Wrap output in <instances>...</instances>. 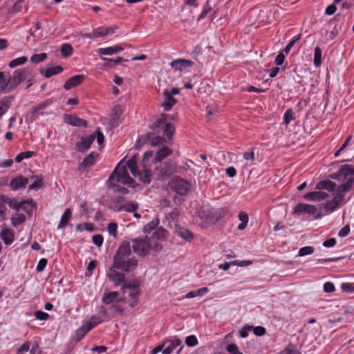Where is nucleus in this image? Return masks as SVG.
I'll return each mask as SVG.
<instances>
[{
  "label": "nucleus",
  "mask_w": 354,
  "mask_h": 354,
  "mask_svg": "<svg viewBox=\"0 0 354 354\" xmlns=\"http://www.w3.org/2000/svg\"><path fill=\"white\" fill-rule=\"evenodd\" d=\"M36 203L32 200H28L21 202V207L26 214L31 216L33 213V210L36 209Z\"/></svg>",
  "instance_id": "nucleus-27"
},
{
  "label": "nucleus",
  "mask_w": 354,
  "mask_h": 354,
  "mask_svg": "<svg viewBox=\"0 0 354 354\" xmlns=\"http://www.w3.org/2000/svg\"><path fill=\"white\" fill-rule=\"evenodd\" d=\"M301 39V34H299L298 35L295 36L291 41L289 42V44L284 48L283 52L288 55L289 52L290 51L291 48L293 47V46L295 44V43L299 41Z\"/></svg>",
  "instance_id": "nucleus-49"
},
{
  "label": "nucleus",
  "mask_w": 354,
  "mask_h": 354,
  "mask_svg": "<svg viewBox=\"0 0 354 354\" xmlns=\"http://www.w3.org/2000/svg\"><path fill=\"white\" fill-rule=\"evenodd\" d=\"M159 224V219L156 218L153 219L151 221L149 222L146 224L143 227L144 233H150L153 230H155Z\"/></svg>",
  "instance_id": "nucleus-36"
},
{
  "label": "nucleus",
  "mask_w": 354,
  "mask_h": 354,
  "mask_svg": "<svg viewBox=\"0 0 354 354\" xmlns=\"http://www.w3.org/2000/svg\"><path fill=\"white\" fill-rule=\"evenodd\" d=\"M26 220V216L24 214H16L15 216L11 218L12 225L13 226H17L21 224Z\"/></svg>",
  "instance_id": "nucleus-45"
},
{
  "label": "nucleus",
  "mask_w": 354,
  "mask_h": 354,
  "mask_svg": "<svg viewBox=\"0 0 354 354\" xmlns=\"http://www.w3.org/2000/svg\"><path fill=\"white\" fill-rule=\"evenodd\" d=\"M63 71V68L61 66H55L50 67L48 69L41 68L40 70V73L44 75L46 78H49L53 75H55L59 74V73Z\"/></svg>",
  "instance_id": "nucleus-26"
},
{
  "label": "nucleus",
  "mask_w": 354,
  "mask_h": 354,
  "mask_svg": "<svg viewBox=\"0 0 354 354\" xmlns=\"http://www.w3.org/2000/svg\"><path fill=\"white\" fill-rule=\"evenodd\" d=\"M144 168V171L140 172L139 171V174L137 177H139L140 180L143 183H149L151 180V172L149 169H147L145 167Z\"/></svg>",
  "instance_id": "nucleus-33"
},
{
  "label": "nucleus",
  "mask_w": 354,
  "mask_h": 354,
  "mask_svg": "<svg viewBox=\"0 0 354 354\" xmlns=\"http://www.w3.org/2000/svg\"><path fill=\"white\" fill-rule=\"evenodd\" d=\"M131 254L130 243L128 241L122 243L113 257L114 268L127 273L134 270L138 266V261L135 257L129 258Z\"/></svg>",
  "instance_id": "nucleus-1"
},
{
  "label": "nucleus",
  "mask_w": 354,
  "mask_h": 354,
  "mask_svg": "<svg viewBox=\"0 0 354 354\" xmlns=\"http://www.w3.org/2000/svg\"><path fill=\"white\" fill-rule=\"evenodd\" d=\"M243 158L245 160H250L253 162L255 160L254 149L251 148L249 151L243 153Z\"/></svg>",
  "instance_id": "nucleus-57"
},
{
  "label": "nucleus",
  "mask_w": 354,
  "mask_h": 354,
  "mask_svg": "<svg viewBox=\"0 0 354 354\" xmlns=\"http://www.w3.org/2000/svg\"><path fill=\"white\" fill-rule=\"evenodd\" d=\"M167 231L163 227H158L153 232V237L157 239H164L167 236Z\"/></svg>",
  "instance_id": "nucleus-42"
},
{
  "label": "nucleus",
  "mask_w": 354,
  "mask_h": 354,
  "mask_svg": "<svg viewBox=\"0 0 354 354\" xmlns=\"http://www.w3.org/2000/svg\"><path fill=\"white\" fill-rule=\"evenodd\" d=\"M123 113V109L120 105L115 106L111 114V125L116 127L119 124V120Z\"/></svg>",
  "instance_id": "nucleus-20"
},
{
  "label": "nucleus",
  "mask_w": 354,
  "mask_h": 354,
  "mask_svg": "<svg viewBox=\"0 0 354 354\" xmlns=\"http://www.w3.org/2000/svg\"><path fill=\"white\" fill-rule=\"evenodd\" d=\"M167 117L166 114L162 113L159 118L156 119V121L151 124V129L155 132H159V129H161L163 127L164 124L165 123L164 118Z\"/></svg>",
  "instance_id": "nucleus-35"
},
{
  "label": "nucleus",
  "mask_w": 354,
  "mask_h": 354,
  "mask_svg": "<svg viewBox=\"0 0 354 354\" xmlns=\"http://www.w3.org/2000/svg\"><path fill=\"white\" fill-rule=\"evenodd\" d=\"M118 296V292L115 291L104 294L102 297V301L106 304H109L115 300Z\"/></svg>",
  "instance_id": "nucleus-40"
},
{
  "label": "nucleus",
  "mask_w": 354,
  "mask_h": 354,
  "mask_svg": "<svg viewBox=\"0 0 354 354\" xmlns=\"http://www.w3.org/2000/svg\"><path fill=\"white\" fill-rule=\"evenodd\" d=\"M329 196V194L322 190L311 192L306 193L304 196V198L312 201H319L325 199Z\"/></svg>",
  "instance_id": "nucleus-16"
},
{
  "label": "nucleus",
  "mask_w": 354,
  "mask_h": 354,
  "mask_svg": "<svg viewBox=\"0 0 354 354\" xmlns=\"http://www.w3.org/2000/svg\"><path fill=\"white\" fill-rule=\"evenodd\" d=\"M171 153V149H170L168 147H162L156 152V157L154 158V162H160L162 160L169 156Z\"/></svg>",
  "instance_id": "nucleus-28"
},
{
  "label": "nucleus",
  "mask_w": 354,
  "mask_h": 354,
  "mask_svg": "<svg viewBox=\"0 0 354 354\" xmlns=\"http://www.w3.org/2000/svg\"><path fill=\"white\" fill-rule=\"evenodd\" d=\"M125 203V198L123 196H118L112 201V209L116 212L122 211V206Z\"/></svg>",
  "instance_id": "nucleus-31"
},
{
  "label": "nucleus",
  "mask_w": 354,
  "mask_h": 354,
  "mask_svg": "<svg viewBox=\"0 0 354 354\" xmlns=\"http://www.w3.org/2000/svg\"><path fill=\"white\" fill-rule=\"evenodd\" d=\"M212 11V7L209 4V0L206 2L201 13L200 14L198 20L205 18Z\"/></svg>",
  "instance_id": "nucleus-52"
},
{
  "label": "nucleus",
  "mask_w": 354,
  "mask_h": 354,
  "mask_svg": "<svg viewBox=\"0 0 354 354\" xmlns=\"http://www.w3.org/2000/svg\"><path fill=\"white\" fill-rule=\"evenodd\" d=\"M335 290V286L331 282H326L324 284V290L325 292L331 293L333 292Z\"/></svg>",
  "instance_id": "nucleus-64"
},
{
  "label": "nucleus",
  "mask_w": 354,
  "mask_h": 354,
  "mask_svg": "<svg viewBox=\"0 0 354 354\" xmlns=\"http://www.w3.org/2000/svg\"><path fill=\"white\" fill-rule=\"evenodd\" d=\"M170 65L174 70L182 71L183 69L192 67L194 65V62L185 59H177L172 61Z\"/></svg>",
  "instance_id": "nucleus-17"
},
{
  "label": "nucleus",
  "mask_w": 354,
  "mask_h": 354,
  "mask_svg": "<svg viewBox=\"0 0 354 354\" xmlns=\"http://www.w3.org/2000/svg\"><path fill=\"white\" fill-rule=\"evenodd\" d=\"M138 208V204L136 203H124V206H122V210L128 212H132L137 210Z\"/></svg>",
  "instance_id": "nucleus-50"
},
{
  "label": "nucleus",
  "mask_w": 354,
  "mask_h": 354,
  "mask_svg": "<svg viewBox=\"0 0 354 354\" xmlns=\"http://www.w3.org/2000/svg\"><path fill=\"white\" fill-rule=\"evenodd\" d=\"M294 120L293 117V111L291 109H288L286 111L284 115H283V122L284 123L288 125L290 124V122Z\"/></svg>",
  "instance_id": "nucleus-51"
},
{
  "label": "nucleus",
  "mask_w": 354,
  "mask_h": 354,
  "mask_svg": "<svg viewBox=\"0 0 354 354\" xmlns=\"http://www.w3.org/2000/svg\"><path fill=\"white\" fill-rule=\"evenodd\" d=\"M118 225L115 223H111L108 225L107 230L109 234L113 235L114 237L117 236Z\"/></svg>",
  "instance_id": "nucleus-58"
},
{
  "label": "nucleus",
  "mask_w": 354,
  "mask_h": 354,
  "mask_svg": "<svg viewBox=\"0 0 354 354\" xmlns=\"http://www.w3.org/2000/svg\"><path fill=\"white\" fill-rule=\"evenodd\" d=\"M329 176L342 183L337 187V191L345 194L354 188V167L351 165H342L337 172L330 174Z\"/></svg>",
  "instance_id": "nucleus-2"
},
{
  "label": "nucleus",
  "mask_w": 354,
  "mask_h": 354,
  "mask_svg": "<svg viewBox=\"0 0 354 354\" xmlns=\"http://www.w3.org/2000/svg\"><path fill=\"white\" fill-rule=\"evenodd\" d=\"M48 261L46 259H41L37 266L36 270L38 272H42L46 266Z\"/></svg>",
  "instance_id": "nucleus-62"
},
{
  "label": "nucleus",
  "mask_w": 354,
  "mask_h": 354,
  "mask_svg": "<svg viewBox=\"0 0 354 354\" xmlns=\"http://www.w3.org/2000/svg\"><path fill=\"white\" fill-rule=\"evenodd\" d=\"M168 185L171 190L182 196H186L188 194L191 187L190 183L187 180L179 176L172 177L169 180Z\"/></svg>",
  "instance_id": "nucleus-6"
},
{
  "label": "nucleus",
  "mask_w": 354,
  "mask_h": 354,
  "mask_svg": "<svg viewBox=\"0 0 354 354\" xmlns=\"http://www.w3.org/2000/svg\"><path fill=\"white\" fill-rule=\"evenodd\" d=\"M165 101L162 103V107L165 111L171 109L172 106L177 102V100L169 93V90L165 89L163 91Z\"/></svg>",
  "instance_id": "nucleus-18"
},
{
  "label": "nucleus",
  "mask_w": 354,
  "mask_h": 354,
  "mask_svg": "<svg viewBox=\"0 0 354 354\" xmlns=\"http://www.w3.org/2000/svg\"><path fill=\"white\" fill-rule=\"evenodd\" d=\"M95 139V136L94 134H91L85 138H82V141L77 144L78 151L80 152H84L88 150Z\"/></svg>",
  "instance_id": "nucleus-15"
},
{
  "label": "nucleus",
  "mask_w": 354,
  "mask_h": 354,
  "mask_svg": "<svg viewBox=\"0 0 354 354\" xmlns=\"http://www.w3.org/2000/svg\"><path fill=\"white\" fill-rule=\"evenodd\" d=\"M103 319L100 316L94 315L88 321L86 322L84 324L91 330L95 326L102 322Z\"/></svg>",
  "instance_id": "nucleus-37"
},
{
  "label": "nucleus",
  "mask_w": 354,
  "mask_h": 354,
  "mask_svg": "<svg viewBox=\"0 0 354 354\" xmlns=\"http://www.w3.org/2000/svg\"><path fill=\"white\" fill-rule=\"evenodd\" d=\"M54 101L55 100L52 98L47 99L39 104L37 106H34L31 111L32 121L35 120L40 115H48L53 114L51 111H47L44 110L50 106L54 102Z\"/></svg>",
  "instance_id": "nucleus-8"
},
{
  "label": "nucleus",
  "mask_w": 354,
  "mask_h": 354,
  "mask_svg": "<svg viewBox=\"0 0 354 354\" xmlns=\"http://www.w3.org/2000/svg\"><path fill=\"white\" fill-rule=\"evenodd\" d=\"M337 185L335 183L330 180H321L316 185V189L324 190L326 189L328 192L333 191Z\"/></svg>",
  "instance_id": "nucleus-25"
},
{
  "label": "nucleus",
  "mask_w": 354,
  "mask_h": 354,
  "mask_svg": "<svg viewBox=\"0 0 354 354\" xmlns=\"http://www.w3.org/2000/svg\"><path fill=\"white\" fill-rule=\"evenodd\" d=\"M71 217V210L69 208L65 209L61 220L58 225V228H63L68 223L69 219Z\"/></svg>",
  "instance_id": "nucleus-34"
},
{
  "label": "nucleus",
  "mask_w": 354,
  "mask_h": 354,
  "mask_svg": "<svg viewBox=\"0 0 354 354\" xmlns=\"http://www.w3.org/2000/svg\"><path fill=\"white\" fill-rule=\"evenodd\" d=\"M301 213H307L308 214L314 215V218H320L322 215L321 212L317 213V207L313 205L298 203L293 211L294 215H299Z\"/></svg>",
  "instance_id": "nucleus-9"
},
{
  "label": "nucleus",
  "mask_w": 354,
  "mask_h": 354,
  "mask_svg": "<svg viewBox=\"0 0 354 354\" xmlns=\"http://www.w3.org/2000/svg\"><path fill=\"white\" fill-rule=\"evenodd\" d=\"M29 180L28 178H26L21 175H19L17 176L16 178H13L9 186L11 188V189L16 191L19 190L23 188H25L26 185H28Z\"/></svg>",
  "instance_id": "nucleus-13"
},
{
  "label": "nucleus",
  "mask_w": 354,
  "mask_h": 354,
  "mask_svg": "<svg viewBox=\"0 0 354 354\" xmlns=\"http://www.w3.org/2000/svg\"><path fill=\"white\" fill-rule=\"evenodd\" d=\"M163 134L168 138H170L175 131V127L169 122H165L162 129Z\"/></svg>",
  "instance_id": "nucleus-38"
},
{
  "label": "nucleus",
  "mask_w": 354,
  "mask_h": 354,
  "mask_svg": "<svg viewBox=\"0 0 354 354\" xmlns=\"http://www.w3.org/2000/svg\"><path fill=\"white\" fill-rule=\"evenodd\" d=\"M165 141V138L159 136H155L154 133H147L145 135L141 136L138 140L136 147L140 142L142 144H150L153 147L160 145Z\"/></svg>",
  "instance_id": "nucleus-10"
},
{
  "label": "nucleus",
  "mask_w": 354,
  "mask_h": 354,
  "mask_svg": "<svg viewBox=\"0 0 354 354\" xmlns=\"http://www.w3.org/2000/svg\"><path fill=\"white\" fill-rule=\"evenodd\" d=\"M345 194L337 191L332 200L328 201L326 203L322 205V207L327 212H334L339 206H341L344 201Z\"/></svg>",
  "instance_id": "nucleus-7"
},
{
  "label": "nucleus",
  "mask_w": 354,
  "mask_h": 354,
  "mask_svg": "<svg viewBox=\"0 0 354 354\" xmlns=\"http://www.w3.org/2000/svg\"><path fill=\"white\" fill-rule=\"evenodd\" d=\"M27 61H28L27 57H25V56H22V57L16 58V59H12V61H10L9 62V64H8V66L10 68H15V67H16L17 66H20V65L24 64Z\"/></svg>",
  "instance_id": "nucleus-44"
},
{
  "label": "nucleus",
  "mask_w": 354,
  "mask_h": 354,
  "mask_svg": "<svg viewBox=\"0 0 354 354\" xmlns=\"http://www.w3.org/2000/svg\"><path fill=\"white\" fill-rule=\"evenodd\" d=\"M60 51L62 57L66 58L72 55L73 49L71 44H64L61 46Z\"/></svg>",
  "instance_id": "nucleus-39"
},
{
  "label": "nucleus",
  "mask_w": 354,
  "mask_h": 354,
  "mask_svg": "<svg viewBox=\"0 0 354 354\" xmlns=\"http://www.w3.org/2000/svg\"><path fill=\"white\" fill-rule=\"evenodd\" d=\"M177 234L185 241H191L194 238V234L187 229L180 227L176 231Z\"/></svg>",
  "instance_id": "nucleus-32"
},
{
  "label": "nucleus",
  "mask_w": 354,
  "mask_h": 354,
  "mask_svg": "<svg viewBox=\"0 0 354 354\" xmlns=\"http://www.w3.org/2000/svg\"><path fill=\"white\" fill-rule=\"evenodd\" d=\"M35 316L37 319L46 320L49 317V315L41 310H37L35 312Z\"/></svg>",
  "instance_id": "nucleus-63"
},
{
  "label": "nucleus",
  "mask_w": 354,
  "mask_h": 354,
  "mask_svg": "<svg viewBox=\"0 0 354 354\" xmlns=\"http://www.w3.org/2000/svg\"><path fill=\"white\" fill-rule=\"evenodd\" d=\"M64 122L69 124L74 127H86L88 125L87 121L78 118L76 115L73 114H64Z\"/></svg>",
  "instance_id": "nucleus-12"
},
{
  "label": "nucleus",
  "mask_w": 354,
  "mask_h": 354,
  "mask_svg": "<svg viewBox=\"0 0 354 354\" xmlns=\"http://www.w3.org/2000/svg\"><path fill=\"white\" fill-rule=\"evenodd\" d=\"M126 167L131 171L134 177H137L139 174V170L137 167V158L136 156H133L127 162Z\"/></svg>",
  "instance_id": "nucleus-29"
},
{
  "label": "nucleus",
  "mask_w": 354,
  "mask_h": 354,
  "mask_svg": "<svg viewBox=\"0 0 354 354\" xmlns=\"http://www.w3.org/2000/svg\"><path fill=\"white\" fill-rule=\"evenodd\" d=\"M118 28V26H113L111 27H99L96 28L97 32V35L99 37H104L108 35L109 34L114 33L115 30Z\"/></svg>",
  "instance_id": "nucleus-30"
},
{
  "label": "nucleus",
  "mask_w": 354,
  "mask_h": 354,
  "mask_svg": "<svg viewBox=\"0 0 354 354\" xmlns=\"http://www.w3.org/2000/svg\"><path fill=\"white\" fill-rule=\"evenodd\" d=\"M109 181H115L124 185H133L134 180L129 176L126 165L119 163L109 177Z\"/></svg>",
  "instance_id": "nucleus-4"
},
{
  "label": "nucleus",
  "mask_w": 354,
  "mask_h": 354,
  "mask_svg": "<svg viewBox=\"0 0 354 354\" xmlns=\"http://www.w3.org/2000/svg\"><path fill=\"white\" fill-rule=\"evenodd\" d=\"M0 237L6 245H10L15 239L14 231L9 228L3 229Z\"/></svg>",
  "instance_id": "nucleus-21"
},
{
  "label": "nucleus",
  "mask_w": 354,
  "mask_h": 354,
  "mask_svg": "<svg viewBox=\"0 0 354 354\" xmlns=\"http://www.w3.org/2000/svg\"><path fill=\"white\" fill-rule=\"evenodd\" d=\"M198 339L195 335H189L185 339V344L190 347L195 346L198 344Z\"/></svg>",
  "instance_id": "nucleus-55"
},
{
  "label": "nucleus",
  "mask_w": 354,
  "mask_h": 354,
  "mask_svg": "<svg viewBox=\"0 0 354 354\" xmlns=\"http://www.w3.org/2000/svg\"><path fill=\"white\" fill-rule=\"evenodd\" d=\"M138 287H139V282H138L137 281H133L132 283H124V284H122V289H129V290H139L138 289Z\"/></svg>",
  "instance_id": "nucleus-54"
},
{
  "label": "nucleus",
  "mask_w": 354,
  "mask_h": 354,
  "mask_svg": "<svg viewBox=\"0 0 354 354\" xmlns=\"http://www.w3.org/2000/svg\"><path fill=\"white\" fill-rule=\"evenodd\" d=\"M164 349L163 354H171L172 351L179 345L181 342L176 337L167 339L162 342Z\"/></svg>",
  "instance_id": "nucleus-14"
},
{
  "label": "nucleus",
  "mask_w": 354,
  "mask_h": 354,
  "mask_svg": "<svg viewBox=\"0 0 354 354\" xmlns=\"http://www.w3.org/2000/svg\"><path fill=\"white\" fill-rule=\"evenodd\" d=\"M30 75V72L28 68L15 70L6 81L5 84L6 91L10 92L15 89L19 84L28 80Z\"/></svg>",
  "instance_id": "nucleus-3"
},
{
  "label": "nucleus",
  "mask_w": 354,
  "mask_h": 354,
  "mask_svg": "<svg viewBox=\"0 0 354 354\" xmlns=\"http://www.w3.org/2000/svg\"><path fill=\"white\" fill-rule=\"evenodd\" d=\"M314 248L312 246H305L301 248L299 251V256L303 257L305 255L313 253Z\"/></svg>",
  "instance_id": "nucleus-56"
},
{
  "label": "nucleus",
  "mask_w": 354,
  "mask_h": 354,
  "mask_svg": "<svg viewBox=\"0 0 354 354\" xmlns=\"http://www.w3.org/2000/svg\"><path fill=\"white\" fill-rule=\"evenodd\" d=\"M151 248V239L147 236H142L132 239L133 251L140 257L148 255Z\"/></svg>",
  "instance_id": "nucleus-5"
},
{
  "label": "nucleus",
  "mask_w": 354,
  "mask_h": 354,
  "mask_svg": "<svg viewBox=\"0 0 354 354\" xmlns=\"http://www.w3.org/2000/svg\"><path fill=\"white\" fill-rule=\"evenodd\" d=\"M124 48L119 45L106 48H101L97 50V53L100 55H111L121 52Z\"/></svg>",
  "instance_id": "nucleus-23"
},
{
  "label": "nucleus",
  "mask_w": 354,
  "mask_h": 354,
  "mask_svg": "<svg viewBox=\"0 0 354 354\" xmlns=\"http://www.w3.org/2000/svg\"><path fill=\"white\" fill-rule=\"evenodd\" d=\"M93 243L100 247L103 243V236L101 234H95L92 236Z\"/></svg>",
  "instance_id": "nucleus-61"
},
{
  "label": "nucleus",
  "mask_w": 354,
  "mask_h": 354,
  "mask_svg": "<svg viewBox=\"0 0 354 354\" xmlns=\"http://www.w3.org/2000/svg\"><path fill=\"white\" fill-rule=\"evenodd\" d=\"M35 153L34 151H30L21 152L15 157V161L17 162H20L25 158H31L33 155H35Z\"/></svg>",
  "instance_id": "nucleus-46"
},
{
  "label": "nucleus",
  "mask_w": 354,
  "mask_h": 354,
  "mask_svg": "<svg viewBox=\"0 0 354 354\" xmlns=\"http://www.w3.org/2000/svg\"><path fill=\"white\" fill-rule=\"evenodd\" d=\"M116 269V268L112 266V267L109 268L106 276L117 286L122 283L124 284L125 275L124 273L117 271Z\"/></svg>",
  "instance_id": "nucleus-11"
},
{
  "label": "nucleus",
  "mask_w": 354,
  "mask_h": 354,
  "mask_svg": "<svg viewBox=\"0 0 354 354\" xmlns=\"http://www.w3.org/2000/svg\"><path fill=\"white\" fill-rule=\"evenodd\" d=\"M226 351L231 354H238L239 352L238 346L234 343L228 344L226 347Z\"/></svg>",
  "instance_id": "nucleus-59"
},
{
  "label": "nucleus",
  "mask_w": 354,
  "mask_h": 354,
  "mask_svg": "<svg viewBox=\"0 0 354 354\" xmlns=\"http://www.w3.org/2000/svg\"><path fill=\"white\" fill-rule=\"evenodd\" d=\"M314 64L316 66H319L322 63V50L319 47L317 46L315 49L314 54Z\"/></svg>",
  "instance_id": "nucleus-47"
},
{
  "label": "nucleus",
  "mask_w": 354,
  "mask_h": 354,
  "mask_svg": "<svg viewBox=\"0 0 354 354\" xmlns=\"http://www.w3.org/2000/svg\"><path fill=\"white\" fill-rule=\"evenodd\" d=\"M89 330H90L87 328V326H86L84 324L75 332V336L77 337V341H80Z\"/></svg>",
  "instance_id": "nucleus-43"
},
{
  "label": "nucleus",
  "mask_w": 354,
  "mask_h": 354,
  "mask_svg": "<svg viewBox=\"0 0 354 354\" xmlns=\"http://www.w3.org/2000/svg\"><path fill=\"white\" fill-rule=\"evenodd\" d=\"M47 58V55L44 53L40 54H34L30 57V61L32 63L37 64L44 61Z\"/></svg>",
  "instance_id": "nucleus-48"
},
{
  "label": "nucleus",
  "mask_w": 354,
  "mask_h": 354,
  "mask_svg": "<svg viewBox=\"0 0 354 354\" xmlns=\"http://www.w3.org/2000/svg\"><path fill=\"white\" fill-rule=\"evenodd\" d=\"M113 182L114 181L109 182V188H115V192L118 193H122L124 194H127L129 193V190L127 188L115 185L113 183Z\"/></svg>",
  "instance_id": "nucleus-53"
},
{
  "label": "nucleus",
  "mask_w": 354,
  "mask_h": 354,
  "mask_svg": "<svg viewBox=\"0 0 354 354\" xmlns=\"http://www.w3.org/2000/svg\"><path fill=\"white\" fill-rule=\"evenodd\" d=\"M13 99V96L9 95L0 100V118L8 111Z\"/></svg>",
  "instance_id": "nucleus-22"
},
{
  "label": "nucleus",
  "mask_w": 354,
  "mask_h": 354,
  "mask_svg": "<svg viewBox=\"0 0 354 354\" xmlns=\"http://www.w3.org/2000/svg\"><path fill=\"white\" fill-rule=\"evenodd\" d=\"M341 289L346 292H354V283H343L341 285Z\"/></svg>",
  "instance_id": "nucleus-60"
},
{
  "label": "nucleus",
  "mask_w": 354,
  "mask_h": 354,
  "mask_svg": "<svg viewBox=\"0 0 354 354\" xmlns=\"http://www.w3.org/2000/svg\"><path fill=\"white\" fill-rule=\"evenodd\" d=\"M97 156L98 154L95 152L89 153L80 163L79 169H81V168L90 167L93 166L95 162V159Z\"/></svg>",
  "instance_id": "nucleus-24"
},
{
  "label": "nucleus",
  "mask_w": 354,
  "mask_h": 354,
  "mask_svg": "<svg viewBox=\"0 0 354 354\" xmlns=\"http://www.w3.org/2000/svg\"><path fill=\"white\" fill-rule=\"evenodd\" d=\"M84 80V75H76L70 77L64 84L66 90H69L73 87L80 85Z\"/></svg>",
  "instance_id": "nucleus-19"
},
{
  "label": "nucleus",
  "mask_w": 354,
  "mask_h": 354,
  "mask_svg": "<svg viewBox=\"0 0 354 354\" xmlns=\"http://www.w3.org/2000/svg\"><path fill=\"white\" fill-rule=\"evenodd\" d=\"M102 60L105 62L104 66L107 68H112L113 66L112 64H118L124 61V59L120 57H118L116 59L102 58ZM125 61L127 60L125 59Z\"/></svg>",
  "instance_id": "nucleus-41"
}]
</instances>
